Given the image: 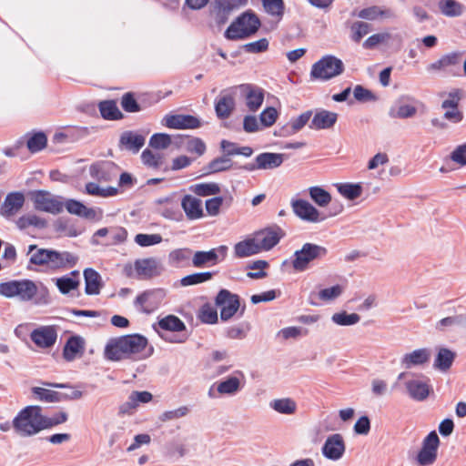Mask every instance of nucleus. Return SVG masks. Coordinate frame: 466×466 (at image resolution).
<instances>
[{
  "label": "nucleus",
  "instance_id": "50",
  "mask_svg": "<svg viewBox=\"0 0 466 466\" xmlns=\"http://www.w3.org/2000/svg\"><path fill=\"white\" fill-rule=\"evenodd\" d=\"M212 276V272L194 273L182 278L180 283L184 287L197 285L211 279Z\"/></svg>",
  "mask_w": 466,
  "mask_h": 466
},
{
  "label": "nucleus",
  "instance_id": "47",
  "mask_svg": "<svg viewBox=\"0 0 466 466\" xmlns=\"http://www.w3.org/2000/svg\"><path fill=\"white\" fill-rule=\"evenodd\" d=\"M191 191L198 196H210L220 192V187L217 183H198L190 187Z\"/></svg>",
  "mask_w": 466,
  "mask_h": 466
},
{
  "label": "nucleus",
  "instance_id": "45",
  "mask_svg": "<svg viewBox=\"0 0 466 466\" xmlns=\"http://www.w3.org/2000/svg\"><path fill=\"white\" fill-rule=\"evenodd\" d=\"M309 192L311 199L319 207H327L331 201V195L320 187H311Z\"/></svg>",
  "mask_w": 466,
  "mask_h": 466
},
{
  "label": "nucleus",
  "instance_id": "6",
  "mask_svg": "<svg viewBox=\"0 0 466 466\" xmlns=\"http://www.w3.org/2000/svg\"><path fill=\"white\" fill-rule=\"evenodd\" d=\"M328 253L325 247L314 244L305 243L299 250H296L291 260L294 270L298 272L305 271L309 264L324 258Z\"/></svg>",
  "mask_w": 466,
  "mask_h": 466
},
{
  "label": "nucleus",
  "instance_id": "7",
  "mask_svg": "<svg viewBox=\"0 0 466 466\" xmlns=\"http://www.w3.org/2000/svg\"><path fill=\"white\" fill-rule=\"evenodd\" d=\"M31 199L35 209L58 214L64 209V202L61 197L55 196L48 191L37 190L32 193Z\"/></svg>",
  "mask_w": 466,
  "mask_h": 466
},
{
  "label": "nucleus",
  "instance_id": "2",
  "mask_svg": "<svg viewBox=\"0 0 466 466\" xmlns=\"http://www.w3.org/2000/svg\"><path fill=\"white\" fill-rule=\"evenodd\" d=\"M0 295L7 299H15L20 302L34 301L35 305H48L51 296L46 286L39 287L31 279H14L0 283Z\"/></svg>",
  "mask_w": 466,
  "mask_h": 466
},
{
  "label": "nucleus",
  "instance_id": "40",
  "mask_svg": "<svg viewBox=\"0 0 466 466\" xmlns=\"http://www.w3.org/2000/svg\"><path fill=\"white\" fill-rule=\"evenodd\" d=\"M360 18L367 19V20H375L379 16L382 17H391L393 16V13L390 9H381L378 5H372L367 8L361 9L358 15Z\"/></svg>",
  "mask_w": 466,
  "mask_h": 466
},
{
  "label": "nucleus",
  "instance_id": "34",
  "mask_svg": "<svg viewBox=\"0 0 466 466\" xmlns=\"http://www.w3.org/2000/svg\"><path fill=\"white\" fill-rule=\"evenodd\" d=\"M241 89L246 93V105L250 111H257L262 105V91L255 89L251 85H242Z\"/></svg>",
  "mask_w": 466,
  "mask_h": 466
},
{
  "label": "nucleus",
  "instance_id": "56",
  "mask_svg": "<svg viewBox=\"0 0 466 466\" xmlns=\"http://www.w3.org/2000/svg\"><path fill=\"white\" fill-rule=\"evenodd\" d=\"M47 139L44 133H36L27 140V147L31 152H37L46 145Z\"/></svg>",
  "mask_w": 466,
  "mask_h": 466
},
{
  "label": "nucleus",
  "instance_id": "32",
  "mask_svg": "<svg viewBox=\"0 0 466 466\" xmlns=\"http://www.w3.org/2000/svg\"><path fill=\"white\" fill-rule=\"evenodd\" d=\"M438 8L447 17H458L465 12V6L457 0H440Z\"/></svg>",
  "mask_w": 466,
  "mask_h": 466
},
{
  "label": "nucleus",
  "instance_id": "19",
  "mask_svg": "<svg viewBox=\"0 0 466 466\" xmlns=\"http://www.w3.org/2000/svg\"><path fill=\"white\" fill-rule=\"evenodd\" d=\"M134 269L140 279H150L160 274L158 261L154 258H140L134 262Z\"/></svg>",
  "mask_w": 466,
  "mask_h": 466
},
{
  "label": "nucleus",
  "instance_id": "3",
  "mask_svg": "<svg viewBox=\"0 0 466 466\" xmlns=\"http://www.w3.org/2000/svg\"><path fill=\"white\" fill-rule=\"evenodd\" d=\"M51 426V420L41 414V408L38 406L25 407L13 420L14 429L24 437L35 435Z\"/></svg>",
  "mask_w": 466,
  "mask_h": 466
},
{
  "label": "nucleus",
  "instance_id": "53",
  "mask_svg": "<svg viewBox=\"0 0 466 466\" xmlns=\"http://www.w3.org/2000/svg\"><path fill=\"white\" fill-rule=\"evenodd\" d=\"M286 157L285 154L267 153L263 155V167L266 168H275L279 167Z\"/></svg>",
  "mask_w": 466,
  "mask_h": 466
},
{
  "label": "nucleus",
  "instance_id": "13",
  "mask_svg": "<svg viewBox=\"0 0 466 466\" xmlns=\"http://www.w3.org/2000/svg\"><path fill=\"white\" fill-rule=\"evenodd\" d=\"M216 302L220 308V318L223 320L229 319L239 308L238 297L227 289L219 291Z\"/></svg>",
  "mask_w": 466,
  "mask_h": 466
},
{
  "label": "nucleus",
  "instance_id": "11",
  "mask_svg": "<svg viewBox=\"0 0 466 466\" xmlns=\"http://www.w3.org/2000/svg\"><path fill=\"white\" fill-rule=\"evenodd\" d=\"M285 12L283 0H264V13L269 17H264V32L276 29L282 20Z\"/></svg>",
  "mask_w": 466,
  "mask_h": 466
},
{
  "label": "nucleus",
  "instance_id": "27",
  "mask_svg": "<svg viewBox=\"0 0 466 466\" xmlns=\"http://www.w3.org/2000/svg\"><path fill=\"white\" fill-rule=\"evenodd\" d=\"M338 119V114L328 110L317 112L309 124L310 128L328 129L332 127Z\"/></svg>",
  "mask_w": 466,
  "mask_h": 466
},
{
  "label": "nucleus",
  "instance_id": "23",
  "mask_svg": "<svg viewBox=\"0 0 466 466\" xmlns=\"http://www.w3.org/2000/svg\"><path fill=\"white\" fill-rule=\"evenodd\" d=\"M243 374L236 371L232 376L217 383V390L221 395H234L242 388Z\"/></svg>",
  "mask_w": 466,
  "mask_h": 466
},
{
  "label": "nucleus",
  "instance_id": "1",
  "mask_svg": "<svg viewBox=\"0 0 466 466\" xmlns=\"http://www.w3.org/2000/svg\"><path fill=\"white\" fill-rule=\"evenodd\" d=\"M153 347L147 339L140 334H129L110 339L104 350V356L111 361L131 360L134 361L149 358Z\"/></svg>",
  "mask_w": 466,
  "mask_h": 466
},
{
  "label": "nucleus",
  "instance_id": "4",
  "mask_svg": "<svg viewBox=\"0 0 466 466\" xmlns=\"http://www.w3.org/2000/svg\"><path fill=\"white\" fill-rule=\"evenodd\" d=\"M259 18L251 11H246L233 21L225 31V37L229 40L244 39L258 31Z\"/></svg>",
  "mask_w": 466,
  "mask_h": 466
},
{
  "label": "nucleus",
  "instance_id": "31",
  "mask_svg": "<svg viewBox=\"0 0 466 466\" xmlns=\"http://www.w3.org/2000/svg\"><path fill=\"white\" fill-rule=\"evenodd\" d=\"M269 98L274 99V103H273V105L268 106L264 108V112H263L264 127H271L277 122V120L279 116V111L281 109V103L276 96H274L273 95L268 94L267 95V102H269Z\"/></svg>",
  "mask_w": 466,
  "mask_h": 466
},
{
  "label": "nucleus",
  "instance_id": "35",
  "mask_svg": "<svg viewBox=\"0 0 466 466\" xmlns=\"http://www.w3.org/2000/svg\"><path fill=\"white\" fill-rule=\"evenodd\" d=\"M86 282V293L87 295H97L102 287L100 275L93 268H86L84 271Z\"/></svg>",
  "mask_w": 466,
  "mask_h": 466
},
{
  "label": "nucleus",
  "instance_id": "26",
  "mask_svg": "<svg viewBox=\"0 0 466 466\" xmlns=\"http://www.w3.org/2000/svg\"><path fill=\"white\" fill-rule=\"evenodd\" d=\"M60 293L66 295L78 289L80 284L79 271L73 270L69 274L53 279Z\"/></svg>",
  "mask_w": 466,
  "mask_h": 466
},
{
  "label": "nucleus",
  "instance_id": "48",
  "mask_svg": "<svg viewBox=\"0 0 466 466\" xmlns=\"http://www.w3.org/2000/svg\"><path fill=\"white\" fill-rule=\"evenodd\" d=\"M338 191L346 198L354 200L362 193V187L359 184L344 183L338 186Z\"/></svg>",
  "mask_w": 466,
  "mask_h": 466
},
{
  "label": "nucleus",
  "instance_id": "49",
  "mask_svg": "<svg viewBox=\"0 0 466 466\" xmlns=\"http://www.w3.org/2000/svg\"><path fill=\"white\" fill-rule=\"evenodd\" d=\"M331 319L339 326H350L358 323L360 316L357 313L348 314L346 311H342L333 314Z\"/></svg>",
  "mask_w": 466,
  "mask_h": 466
},
{
  "label": "nucleus",
  "instance_id": "42",
  "mask_svg": "<svg viewBox=\"0 0 466 466\" xmlns=\"http://www.w3.org/2000/svg\"><path fill=\"white\" fill-rule=\"evenodd\" d=\"M99 111L105 119L116 120L122 118L123 115L119 111L116 103L112 100L102 101L99 104Z\"/></svg>",
  "mask_w": 466,
  "mask_h": 466
},
{
  "label": "nucleus",
  "instance_id": "16",
  "mask_svg": "<svg viewBox=\"0 0 466 466\" xmlns=\"http://www.w3.org/2000/svg\"><path fill=\"white\" fill-rule=\"evenodd\" d=\"M344 452L345 442L340 434L335 433L327 438L322 447V453L327 459L337 461L343 456Z\"/></svg>",
  "mask_w": 466,
  "mask_h": 466
},
{
  "label": "nucleus",
  "instance_id": "58",
  "mask_svg": "<svg viewBox=\"0 0 466 466\" xmlns=\"http://www.w3.org/2000/svg\"><path fill=\"white\" fill-rule=\"evenodd\" d=\"M17 225L21 228H25L30 226L44 228L46 226V221L35 215H26L18 219Z\"/></svg>",
  "mask_w": 466,
  "mask_h": 466
},
{
  "label": "nucleus",
  "instance_id": "44",
  "mask_svg": "<svg viewBox=\"0 0 466 466\" xmlns=\"http://www.w3.org/2000/svg\"><path fill=\"white\" fill-rule=\"evenodd\" d=\"M157 324L161 329L168 331H182L186 329L184 322L174 315H167L160 319Z\"/></svg>",
  "mask_w": 466,
  "mask_h": 466
},
{
  "label": "nucleus",
  "instance_id": "62",
  "mask_svg": "<svg viewBox=\"0 0 466 466\" xmlns=\"http://www.w3.org/2000/svg\"><path fill=\"white\" fill-rule=\"evenodd\" d=\"M462 96V92L460 89H455L448 94V97L442 101L441 107L448 109L450 107H458Z\"/></svg>",
  "mask_w": 466,
  "mask_h": 466
},
{
  "label": "nucleus",
  "instance_id": "38",
  "mask_svg": "<svg viewBox=\"0 0 466 466\" xmlns=\"http://www.w3.org/2000/svg\"><path fill=\"white\" fill-rule=\"evenodd\" d=\"M52 249L39 248L36 245L28 247L27 254L30 255V263L36 266H48Z\"/></svg>",
  "mask_w": 466,
  "mask_h": 466
},
{
  "label": "nucleus",
  "instance_id": "15",
  "mask_svg": "<svg viewBox=\"0 0 466 466\" xmlns=\"http://www.w3.org/2000/svg\"><path fill=\"white\" fill-rule=\"evenodd\" d=\"M259 232L255 236L248 237L234 246V253L237 258H246L258 254L262 249V239L259 238Z\"/></svg>",
  "mask_w": 466,
  "mask_h": 466
},
{
  "label": "nucleus",
  "instance_id": "12",
  "mask_svg": "<svg viewBox=\"0 0 466 466\" xmlns=\"http://www.w3.org/2000/svg\"><path fill=\"white\" fill-rule=\"evenodd\" d=\"M119 167L112 161H97L89 167V174L92 178L98 182H110L116 176Z\"/></svg>",
  "mask_w": 466,
  "mask_h": 466
},
{
  "label": "nucleus",
  "instance_id": "61",
  "mask_svg": "<svg viewBox=\"0 0 466 466\" xmlns=\"http://www.w3.org/2000/svg\"><path fill=\"white\" fill-rule=\"evenodd\" d=\"M342 293V287L339 285H335L331 288L321 289L319 292V299L323 301H329L332 299H335L336 298L339 297Z\"/></svg>",
  "mask_w": 466,
  "mask_h": 466
},
{
  "label": "nucleus",
  "instance_id": "52",
  "mask_svg": "<svg viewBox=\"0 0 466 466\" xmlns=\"http://www.w3.org/2000/svg\"><path fill=\"white\" fill-rule=\"evenodd\" d=\"M171 137L165 133L154 134L149 140V146L156 149H166L171 145Z\"/></svg>",
  "mask_w": 466,
  "mask_h": 466
},
{
  "label": "nucleus",
  "instance_id": "22",
  "mask_svg": "<svg viewBox=\"0 0 466 466\" xmlns=\"http://www.w3.org/2000/svg\"><path fill=\"white\" fill-rule=\"evenodd\" d=\"M77 257L70 252H59L52 249L48 261V267L51 269L66 268L75 266L77 262Z\"/></svg>",
  "mask_w": 466,
  "mask_h": 466
},
{
  "label": "nucleus",
  "instance_id": "14",
  "mask_svg": "<svg viewBox=\"0 0 466 466\" xmlns=\"http://www.w3.org/2000/svg\"><path fill=\"white\" fill-rule=\"evenodd\" d=\"M161 123L174 129H195L201 127V121L191 115H166Z\"/></svg>",
  "mask_w": 466,
  "mask_h": 466
},
{
  "label": "nucleus",
  "instance_id": "64",
  "mask_svg": "<svg viewBox=\"0 0 466 466\" xmlns=\"http://www.w3.org/2000/svg\"><path fill=\"white\" fill-rule=\"evenodd\" d=\"M141 159L145 165L152 167H157L161 164L160 155L155 154L149 149H146L142 152Z\"/></svg>",
  "mask_w": 466,
  "mask_h": 466
},
{
  "label": "nucleus",
  "instance_id": "25",
  "mask_svg": "<svg viewBox=\"0 0 466 466\" xmlns=\"http://www.w3.org/2000/svg\"><path fill=\"white\" fill-rule=\"evenodd\" d=\"M181 206L188 219L196 220L203 217L202 201L196 197L185 196L182 198Z\"/></svg>",
  "mask_w": 466,
  "mask_h": 466
},
{
  "label": "nucleus",
  "instance_id": "28",
  "mask_svg": "<svg viewBox=\"0 0 466 466\" xmlns=\"http://www.w3.org/2000/svg\"><path fill=\"white\" fill-rule=\"evenodd\" d=\"M456 359V352L448 348H439L434 360V369L442 372L448 371Z\"/></svg>",
  "mask_w": 466,
  "mask_h": 466
},
{
  "label": "nucleus",
  "instance_id": "43",
  "mask_svg": "<svg viewBox=\"0 0 466 466\" xmlns=\"http://www.w3.org/2000/svg\"><path fill=\"white\" fill-rule=\"evenodd\" d=\"M192 263L196 268H202L205 265H216L217 262V255L214 250L208 251H197L193 255Z\"/></svg>",
  "mask_w": 466,
  "mask_h": 466
},
{
  "label": "nucleus",
  "instance_id": "37",
  "mask_svg": "<svg viewBox=\"0 0 466 466\" xmlns=\"http://www.w3.org/2000/svg\"><path fill=\"white\" fill-rule=\"evenodd\" d=\"M25 203V197L20 192L10 193L6 196L3 209L4 212L10 216L17 213Z\"/></svg>",
  "mask_w": 466,
  "mask_h": 466
},
{
  "label": "nucleus",
  "instance_id": "46",
  "mask_svg": "<svg viewBox=\"0 0 466 466\" xmlns=\"http://www.w3.org/2000/svg\"><path fill=\"white\" fill-rule=\"evenodd\" d=\"M86 191L87 194L96 197L107 198L117 195L118 190L116 187H108L106 188L100 187L95 182H89L86 185Z\"/></svg>",
  "mask_w": 466,
  "mask_h": 466
},
{
  "label": "nucleus",
  "instance_id": "57",
  "mask_svg": "<svg viewBox=\"0 0 466 466\" xmlns=\"http://www.w3.org/2000/svg\"><path fill=\"white\" fill-rule=\"evenodd\" d=\"M354 98L361 103L376 101L377 96L369 89L361 85H357L353 89Z\"/></svg>",
  "mask_w": 466,
  "mask_h": 466
},
{
  "label": "nucleus",
  "instance_id": "20",
  "mask_svg": "<svg viewBox=\"0 0 466 466\" xmlns=\"http://www.w3.org/2000/svg\"><path fill=\"white\" fill-rule=\"evenodd\" d=\"M431 350L427 348L414 350L406 353L400 359L402 368L409 370L416 366H421L430 361Z\"/></svg>",
  "mask_w": 466,
  "mask_h": 466
},
{
  "label": "nucleus",
  "instance_id": "39",
  "mask_svg": "<svg viewBox=\"0 0 466 466\" xmlns=\"http://www.w3.org/2000/svg\"><path fill=\"white\" fill-rule=\"evenodd\" d=\"M64 208H66L69 213L86 218H93L96 215L94 209L86 208L84 204L75 199L67 200L64 203Z\"/></svg>",
  "mask_w": 466,
  "mask_h": 466
},
{
  "label": "nucleus",
  "instance_id": "17",
  "mask_svg": "<svg viewBox=\"0 0 466 466\" xmlns=\"http://www.w3.org/2000/svg\"><path fill=\"white\" fill-rule=\"evenodd\" d=\"M291 206L294 213L303 220L316 223L322 221L325 218L323 217L321 218L319 211L306 200H293Z\"/></svg>",
  "mask_w": 466,
  "mask_h": 466
},
{
  "label": "nucleus",
  "instance_id": "36",
  "mask_svg": "<svg viewBox=\"0 0 466 466\" xmlns=\"http://www.w3.org/2000/svg\"><path fill=\"white\" fill-rule=\"evenodd\" d=\"M234 107V97L229 94L222 95L215 104L216 114L221 119L228 117Z\"/></svg>",
  "mask_w": 466,
  "mask_h": 466
},
{
  "label": "nucleus",
  "instance_id": "18",
  "mask_svg": "<svg viewBox=\"0 0 466 466\" xmlns=\"http://www.w3.org/2000/svg\"><path fill=\"white\" fill-rule=\"evenodd\" d=\"M30 338L37 347L50 348L56 343L57 334L53 327L43 326L34 329Z\"/></svg>",
  "mask_w": 466,
  "mask_h": 466
},
{
  "label": "nucleus",
  "instance_id": "63",
  "mask_svg": "<svg viewBox=\"0 0 466 466\" xmlns=\"http://www.w3.org/2000/svg\"><path fill=\"white\" fill-rule=\"evenodd\" d=\"M311 115H312L311 111H306V112L302 113L301 115H299L298 117L291 119L290 120L291 128H292V129H290L291 132L297 133L299 130H301L306 126V124L309 121Z\"/></svg>",
  "mask_w": 466,
  "mask_h": 466
},
{
  "label": "nucleus",
  "instance_id": "51",
  "mask_svg": "<svg viewBox=\"0 0 466 466\" xmlns=\"http://www.w3.org/2000/svg\"><path fill=\"white\" fill-rule=\"evenodd\" d=\"M135 242L140 247H150L162 242L160 234H143L139 233L135 237Z\"/></svg>",
  "mask_w": 466,
  "mask_h": 466
},
{
  "label": "nucleus",
  "instance_id": "30",
  "mask_svg": "<svg viewBox=\"0 0 466 466\" xmlns=\"http://www.w3.org/2000/svg\"><path fill=\"white\" fill-rule=\"evenodd\" d=\"M144 144V136L132 131H126L120 137V145L133 153H137Z\"/></svg>",
  "mask_w": 466,
  "mask_h": 466
},
{
  "label": "nucleus",
  "instance_id": "21",
  "mask_svg": "<svg viewBox=\"0 0 466 466\" xmlns=\"http://www.w3.org/2000/svg\"><path fill=\"white\" fill-rule=\"evenodd\" d=\"M86 342L80 336H72L66 342L63 350V357L67 361H72L82 357L85 351Z\"/></svg>",
  "mask_w": 466,
  "mask_h": 466
},
{
  "label": "nucleus",
  "instance_id": "29",
  "mask_svg": "<svg viewBox=\"0 0 466 466\" xmlns=\"http://www.w3.org/2000/svg\"><path fill=\"white\" fill-rule=\"evenodd\" d=\"M285 236V231L276 224L264 228V251L273 248Z\"/></svg>",
  "mask_w": 466,
  "mask_h": 466
},
{
  "label": "nucleus",
  "instance_id": "54",
  "mask_svg": "<svg viewBox=\"0 0 466 466\" xmlns=\"http://www.w3.org/2000/svg\"><path fill=\"white\" fill-rule=\"evenodd\" d=\"M198 318L204 323L213 324L218 320L217 309L211 305L205 304L199 309Z\"/></svg>",
  "mask_w": 466,
  "mask_h": 466
},
{
  "label": "nucleus",
  "instance_id": "5",
  "mask_svg": "<svg viewBox=\"0 0 466 466\" xmlns=\"http://www.w3.org/2000/svg\"><path fill=\"white\" fill-rule=\"evenodd\" d=\"M343 62L331 55H327L313 64L310 76L312 79L329 80L343 73Z\"/></svg>",
  "mask_w": 466,
  "mask_h": 466
},
{
  "label": "nucleus",
  "instance_id": "55",
  "mask_svg": "<svg viewBox=\"0 0 466 466\" xmlns=\"http://www.w3.org/2000/svg\"><path fill=\"white\" fill-rule=\"evenodd\" d=\"M33 392L37 396V398L46 402H57L60 400L59 393L56 391H53L47 389L35 387L33 388Z\"/></svg>",
  "mask_w": 466,
  "mask_h": 466
},
{
  "label": "nucleus",
  "instance_id": "41",
  "mask_svg": "<svg viewBox=\"0 0 466 466\" xmlns=\"http://www.w3.org/2000/svg\"><path fill=\"white\" fill-rule=\"evenodd\" d=\"M192 250L187 248L172 250L168 255V262L174 267H181L188 263Z\"/></svg>",
  "mask_w": 466,
  "mask_h": 466
},
{
  "label": "nucleus",
  "instance_id": "33",
  "mask_svg": "<svg viewBox=\"0 0 466 466\" xmlns=\"http://www.w3.org/2000/svg\"><path fill=\"white\" fill-rule=\"evenodd\" d=\"M268 406L276 412L284 415H293L298 409L297 402L291 398L272 400L269 401Z\"/></svg>",
  "mask_w": 466,
  "mask_h": 466
},
{
  "label": "nucleus",
  "instance_id": "60",
  "mask_svg": "<svg viewBox=\"0 0 466 466\" xmlns=\"http://www.w3.org/2000/svg\"><path fill=\"white\" fill-rule=\"evenodd\" d=\"M352 39L355 42H360L361 38L366 35L370 31V25L365 22H355L351 27Z\"/></svg>",
  "mask_w": 466,
  "mask_h": 466
},
{
  "label": "nucleus",
  "instance_id": "9",
  "mask_svg": "<svg viewBox=\"0 0 466 466\" xmlns=\"http://www.w3.org/2000/svg\"><path fill=\"white\" fill-rule=\"evenodd\" d=\"M440 438L435 431H431L422 441V446L416 461L420 466H429L435 462L438 455Z\"/></svg>",
  "mask_w": 466,
  "mask_h": 466
},
{
  "label": "nucleus",
  "instance_id": "59",
  "mask_svg": "<svg viewBox=\"0 0 466 466\" xmlns=\"http://www.w3.org/2000/svg\"><path fill=\"white\" fill-rule=\"evenodd\" d=\"M121 106L126 112L135 113L140 111V106L132 93H126L121 98Z\"/></svg>",
  "mask_w": 466,
  "mask_h": 466
},
{
  "label": "nucleus",
  "instance_id": "8",
  "mask_svg": "<svg viewBox=\"0 0 466 466\" xmlns=\"http://www.w3.org/2000/svg\"><path fill=\"white\" fill-rule=\"evenodd\" d=\"M462 54L460 52H451L441 56L438 60L429 64L426 70L429 73H450L453 76L460 75V64Z\"/></svg>",
  "mask_w": 466,
  "mask_h": 466
},
{
  "label": "nucleus",
  "instance_id": "10",
  "mask_svg": "<svg viewBox=\"0 0 466 466\" xmlns=\"http://www.w3.org/2000/svg\"><path fill=\"white\" fill-rule=\"evenodd\" d=\"M164 296L162 289L146 290L136 298L134 305L138 311L149 314L159 307Z\"/></svg>",
  "mask_w": 466,
  "mask_h": 466
},
{
  "label": "nucleus",
  "instance_id": "24",
  "mask_svg": "<svg viewBox=\"0 0 466 466\" xmlns=\"http://www.w3.org/2000/svg\"><path fill=\"white\" fill-rule=\"evenodd\" d=\"M404 385L409 396L413 400L421 401L430 395L431 387L423 380L412 379L406 380Z\"/></svg>",
  "mask_w": 466,
  "mask_h": 466
}]
</instances>
